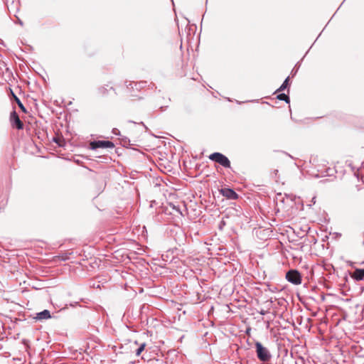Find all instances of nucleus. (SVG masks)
<instances>
[{
	"instance_id": "obj_1",
	"label": "nucleus",
	"mask_w": 364,
	"mask_h": 364,
	"mask_svg": "<svg viewBox=\"0 0 364 364\" xmlns=\"http://www.w3.org/2000/svg\"><path fill=\"white\" fill-rule=\"evenodd\" d=\"M255 347L257 358L261 361L266 362L269 360L271 354L267 348L264 347L259 342H256Z\"/></svg>"
},
{
	"instance_id": "obj_2",
	"label": "nucleus",
	"mask_w": 364,
	"mask_h": 364,
	"mask_svg": "<svg viewBox=\"0 0 364 364\" xmlns=\"http://www.w3.org/2000/svg\"><path fill=\"white\" fill-rule=\"evenodd\" d=\"M209 159L213 161H215L223 166L225 168L230 167V161L225 155L215 152L209 156Z\"/></svg>"
},
{
	"instance_id": "obj_3",
	"label": "nucleus",
	"mask_w": 364,
	"mask_h": 364,
	"mask_svg": "<svg viewBox=\"0 0 364 364\" xmlns=\"http://www.w3.org/2000/svg\"><path fill=\"white\" fill-rule=\"evenodd\" d=\"M287 279L291 284L298 285L301 283V277L296 270H289L286 275Z\"/></svg>"
},
{
	"instance_id": "obj_4",
	"label": "nucleus",
	"mask_w": 364,
	"mask_h": 364,
	"mask_svg": "<svg viewBox=\"0 0 364 364\" xmlns=\"http://www.w3.org/2000/svg\"><path fill=\"white\" fill-rule=\"evenodd\" d=\"M90 147L91 149H97L99 148L112 149L114 147V144L110 141H94L90 144Z\"/></svg>"
},
{
	"instance_id": "obj_5",
	"label": "nucleus",
	"mask_w": 364,
	"mask_h": 364,
	"mask_svg": "<svg viewBox=\"0 0 364 364\" xmlns=\"http://www.w3.org/2000/svg\"><path fill=\"white\" fill-rule=\"evenodd\" d=\"M10 121L11 125L16 127L18 129H22L23 128V124L21 121L18 114L16 111H13L10 115Z\"/></svg>"
},
{
	"instance_id": "obj_6",
	"label": "nucleus",
	"mask_w": 364,
	"mask_h": 364,
	"mask_svg": "<svg viewBox=\"0 0 364 364\" xmlns=\"http://www.w3.org/2000/svg\"><path fill=\"white\" fill-rule=\"evenodd\" d=\"M222 195L226 197L228 199L235 200L237 199L238 196L235 191L230 188H222L220 191Z\"/></svg>"
},
{
	"instance_id": "obj_7",
	"label": "nucleus",
	"mask_w": 364,
	"mask_h": 364,
	"mask_svg": "<svg viewBox=\"0 0 364 364\" xmlns=\"http://www.w3.org/2000/svg\"><path fill=\"white\" fill-rule=\"evenodd\" d=\"M352 277L357 281L362 280L364 277V269H356L353 272Z\"/></svg>"
},
{
	"instance_id": "obj_8",
	"label": "nucleus",
	"mask_w": 364,
	"mask_h": 364,
	"mask_svg": "<svg viewBox=\"0 0 364 364\" xmlns=\"http://www.w3.org/2000/svg\"><path fill=\"white\" fill-rule=\"evenodd\" d=\"M50 318V314L48 310H43L41 312H39L36 314V319L38 320H43V319H48Z\"/></svg>"
},
{
	"instance_id": "obj_9",
	"label": "nucleus",
	"mask_w": 364,
	"mask_h": 364,
	"mask_svg": "<svg viewBox=\"0 0 364 364\" xmlns=\"http://www.w3.org/2000/svg\"><path fill=\"white\" fill-rule=\"evenodd\" d=\"M12 95H13L14 97L15 98V100H16V103L18 104V107H20V109L23 112H26V109L25 107L23 106V105L22 104V102H21V100L13 92H12Z\"/></svg>"
},
{
	"instance_id": "obj_10",
	"label": "nucleus",
	"mask_w": 364,
	"mask_h": 364,
	"mask_svg": "<svg viewBox=\"0 0 364 364\" xmlns=\"http://www.w3.org/2000/svg\"><path fill=\"white\" fill-rule=\"evenodd\" d=\"M277 97L279 100H284V101H285L287 103L289 102V97L287 95L284 94V93L278 95Z\"/></svg>"
},
{
	"instance_id": "obj_11",
	"label": "nucleus",
	"mask_w": 364,
	"mask_h": 364,
	"mask_svg": "<svg viewBox=\"0 0 364 364\" xmlns=\"http://www.w3.org/2000/svg\"><path fill=\"white\" fill-rule=\"evenodd\" d=\"M289 77L286 78L282 85L277 89V92H281L287 88L288 85Z\"/></svg>"
},
{
	"instance_id": "obj_12",
	"label": "nucleus",
	"mask_w": 364,
	"mask_h": 364,
	"mask_svg": "<svg viewBox=\"0 0 364 364\" xmlns=\"http://www.w3.org/2000/svg\"><path fill=\"white\" fill-rule=\"evenodd\" d=\"M146 346V343H141L139 347L137 348V350H136V356H139L140 355V354L141 353V352L144 350V348Z\"/></svg>"
},
{
	"instance_id": "obj_13",
	"label": "nucleus",
	"mask_w": 364,
	"mask_h": 364,
	"mask_svg": "<svg viewBox=\"0 0 364 364\" xmlns=\"http://www.w3.org/2000/svg\"><path fill=\"white\" fill-rule=\"evenodd\" d=\"M259 313H260V314H262V315H264V314H265V311L262 310Z\"/></svg>"
}]
</instances>
